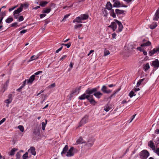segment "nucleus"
I'll list each match as a JSON object with an SVG mask.
<instances>
[{"instance_id": "obj_4", "label": "nucleus", "mask_w": 159, "mask_h": 159, "mask_svg": "<svg viewBox=\"0 0 159 159\" xmlns=\"http://www.w3.org/2000/svg\"><path fill=\"white\" fill-rule=\"evenodd\" d=\"M156 53L157 54L159 53V45L157 48H154L152 50L149 51L148 54L150 56H152Z\"/></svg>"}, {"instance_id": "obj_10", "label": "nucleus", "mask_w": 159, "mask_h": 159, "mask_svg": "<svg viewBox=\"0 0 159 159\" xmlns=\"http://www.w3.org/2000/svg\"><path fill=\"white\" fill-rule=\"evenodd\" d=\"M102 91L104 93H109L111 92L110 90L108 89L105 85H103L101 89Z\"/></svg>"}, {"instance_id": "obj_8", "label": "nucleus", "mask_w": 159, "mask_h": 159, "mask_svg": "<svg viewBox=\"0 0 159 159\" xmlns=\"http://www.w3.org/2000/svg\"><path fill=\"white\" fill-rule=\"evenodd\" d=\"M151 66L154 68L157 69L159 67V61L157 59H155L152 61Z\"/></svg>"}, {"instance_id": "obj_56", "label": "nucleus", "mask_w": 159, "mask_h": 159, "mask_svg": "<svg viewBox=\"0 0 159 159\" xmlns=\"http://www.w3.org/2000/svg\"><path fill=\"white\" fill-rule=\"evenodd\" d=\"M43 72V71H38L36 73H34V75L35 76V75H39V74H40V73H41Z\"/></svg>"}, {"instance_id": "obj_50", "label": "nucleus", "mask_w": 159, "mask_h": 159, "mask_svg": "<svg viewBox=\"0 0 159 159\" xmlns=\"http://www.w3.org/2000/svg\"><path fill=\"white\" fill-rule=\"evenodd\" d=\"M136 115V114L134 115L131 117L130 118V119H129V123H130L131 122V121L133 120V119H134Z\"/></svg>"}, {"instance_id": "obj_39", "label": "nucleus", "mask_w": 159, "mask_h": 159, "mask_svg": "<svg viewBox=\"0 0 159 159\" xmlns=\"http://www.w3.org/2000/svg\"><path fill=\"white\" fill-rule=\"evenodd\" d=\"M135 95L136 94H135L134 92L133 91H131L129 94V95L130 98H132L133 96H135Z\"/></svg>"}, {"instance_id": "obj_62", "label": "nucleus", "mask_w": 159, "mask_h": 159, "mask_svg": "<svg viewBox=\"0 0 159 159\" xmlns=\"http://www.w3.org/2000/svg\"><path fill=\"white\" fill-rule=\"evenodd\" d=\"M3 19V17H0V25H2V20Z\"/></svg>"}, {"instance_id": "obj_26", "label": "nucleus", "mask_w": 159, "mask_h": 159, "mask_svg": "<svg viewBox=\"0 0 159 159\" xmlns=\"http://www.w3.org/2000/svg\"><path fill=\"white\" fill-rule=\"evenodd\" d=\"M111 108L109 105L107 104L104 107V110L106 112L108 111L111 109Z\"/></svg>"}, {"instance_id": "obj_23", "label": "nucleus", "mask_w": 159, "mask_h": 159, "mask_svg": "<svg viewBox=\"0 0 159 159\" xmlns=\"http://www.w3.org/2000/svg\"><path fill=\"white\" fill-rule=\"evenodd\" d=\"M124 11H125L123 10H120L118 9H116L115 10L116 14L117 15L123 14Z\"/></svg>"}, {"instance_id": "obj_64", "label": "nucleus", "mask_w": 159, "mask_h": 159, "mask_svg": "<svg viewBox=\"0 0 159 159\" xmlns=\"http://www.w3.org/2000/svg\"><path fill=\"white\" fill-rule=\"evenodd\" d=\"M116 34L115 33H113L112 34V38L113 39L115 38L116 36Z\"/></svg>"}, {"instance_id": "obj_48", "label": "nucleus", "mask_w": 159, "mask_h": 159, "mask_svg": "<svg viewBox=\"0 0 159 159\" xmlns=\"http://www.w3.org/2000/svg\"><path fill=\"white\" fill-rule=\"evenodd\" d=\"M82 24H79V25H75L74 26V28L75 29H77L80 27H81L82 26Z\"/></svg>"}, {"instance_id": "obj_53", "label": "nucleus", "mask_w": 159, "mask_h": 159, "mask_svg": "<svg viewBox=\"0 0 159 159\" xmlns=\"http://www.w3.org/2000/svg\"><path fill=\"white\" fill-rule=\"evenodd\" d=\"M27 31V30H24L20 32V33L21 34H25Z\"/></svg>"}, {"instance_id": "obj_44", "label": "nucleus", "mask_w": 159, "mask_h": 159, "mask_svg": "<svg viewBox=\"0 0 159 159\" xmlns=\"http://www.w3.org/2000/svg\"><path fill=\"white\" fill-rule=\"evenodd\" d=\"M61 45H64L67 47V48H69L71 46V43H69L67 44L62 43L61 44Z\"/></svg>"}, {"instance_id": "obj_28", "label": "nucleus", "mask_w": 159, "mask_h": 159, "mask_svg": "<svg viewBox=\"0 0 159 159\" xmlns=\"http://www.w3.org/2000/svg\"><path fill=\"white\" fill-rule=\"evenodd\" d=\"M51 11V8H44L42 11L43 13H48Z\"/></svg>"}, {"instance_id": "obj_52", "label": "nucleus", "mask_w": 159, "mask_h": 159, "mask_svg": "<svg viewBox=\"0 0 159 159\" xmlns=\"http://www.w3.org/2000/svg\"><path fill=\"white\" fill-rule=\"evenodd\" d=\"M18 26V23L17 22H15L14 23H12L11 24V27H17Z\"/></svg>"}, {"instance_id": "obj_17", "label": "nucleus", "mask_w": 159, "mask_h": 159, "mask_svg": "<svg viewBox=\"0 0 159 159\" xmlns=\"http://www.w3.org/2000/svg\"><path fill=\"white\" fill-rule=\"evenodd\" d=\"M17 149L15 148H12L11 151L8 152V155L11 156H13L15 153V152L17 151Z\"/></svg>"}, {"instance_id": "obj_11", "label": "nucleus", "mask_w": 159, "mask_h": 159, "mask_svg": "<svg viewBox=\"0 0 159 159\" xmlns=\"http://www.w3.org/2000/svg\"><path fill=\"white\" fill-rule=\"evenodd\" d=\"M144 41H146V39H144L143 40V43L141 44L140 46L141 47H143L145 46H150L151 45V43L150 41H148L146 42H145Z\"/></svg>"}, {"instance_id": "obj_33", "label": "nucleus", "mask_w": 159, "mask_h": 159, "mask_svg": "<svg viewBox=\"0 0 159 159\" xmlns=\"http://www.w3.org/2000/svg\"><path fill=\"white\" fill-rule=\"evenodd\" d=\"M45 123L43 122L42 123V128L43 130H45V126L47 123V120H45Z\"/></svg>"}, {"instance_id": "obj_29", "label": "nucleus", "mask_w": 159, "mask_h": 159, "mask_svg": "<svg viewBox=\"0 0 159 159\" xmlns=\"http://www.w3.org/2000/svg\"><path fill=\"white\" fill-rule=\"evenodd\" d=\"M110 12V15L113 18H116V14L115 13L113 9H111Z\"/></svg>"}, {"instance_id": "obj_30", "label": "nucleus", "mask_w": 159, "mask_h": 159, "mask_svg": "<svg viewBox=\"0 0 159 159\" xmlns=\"http://www.w3.org/2000/svg\"><path fill=\"white\" fill-rule=\"evenodd\" d=\"M159 18V13L158 12H156L154 17L153 18V20H157Z\"/></svg>"}, {"instance_id": "obj_59", "label": "nucleus", "mask_w": 159, "mask_h": 159, "mask_svg": "<svg viewBox=\"0 0 159 159\" xmlns=\"http://www.w3.org/2000/svg\"><path fill=\"white\" fill-rule=\"evenodd\" d=\"M62 48L63 47L62 46L60 48H59L56 51V52L57 53H58L60 51H61L62 50Z\"/></svg>"}, {"instance_id": "obj_15", "label": "nucleus", "mask_w": 159, "mask_h": 159, "mask_svg": "<svg viewBox=\"0 0 159 159\" xmlns=\"http://www.w3.org/2000/svg\"><path fill=\"white\" fill-rule=\"evenodd\" d=\"M82 20L80 16H78L73 20V22H77V23H82Z\"/></svg>"}, {"instance_id": "obj_9", "label": "nucleus", "mask_w": 159, "mask_h": 159, "mask_svg": "<svg viewBox=\"0 0 159 159\" xmlns=\"http://www.w3.org/2000/svg\"><path fill=\"white\" fill-rule=\"evenodd\" d=\"M94 141L95 139L94 138H90L88 140V141L86 142V145L88 147H91L93 145Z\"/></svg>"}, {"instance_id": "obj_35", "label": "nucleus", "mask_w": 159, "mask_h": 159, "mask_svg": "<svg viewBox=\"0 0 159 159\" xmlns=\"http://www.w3.org/2000/svg\"><path fill=\"white\" fill-rule=\"evenodd\" d=\"M150 68V66L148 63H146L143 67V69L145 71H147Z\"/></svg>"}, {"instance_id": "obj_19", "label": "nucleus", "mask_w": 159, "mask_h": 159, "mask_svg": "<svg viewBox=\"0 0 159 159\" xmlns=\"http://www.w3.org/2000/svg\"><path fill=\"white\" fill-rule=\"evenodd\" d=\"M22 11V8L20 7L14 11L13 12V15L18 14Z\"/></svg>"}, {"instance_id": "obj_55", "label": "nucleus", "mask_w": 159, "mask_h": 159, "mask_svg": "<svg viewBox=\"0 0 159 159\" xmlns=\"http://www.w3.org/2000/svg\"><path fill=\"white\" fill-rule=\"evenodd\" d=\"M73 65H74L73 63H72V62H71L70 63L69 66L70 67L71 69H68L69 71H70V70L71 69V68H73Z\"/></svg>"}, {"instance_id": "obj_57", "label": "nucleus", "mask_w": 159, "mask_h": 159, "mask_svg": "<svg viewBox=\"0 0 159 159\" xmlns=\"http://www.w3.org/2000/svg\"><path fill=\"white\" fill-rule=\"evenodd\" d=\"M6 120L5 118H3L0 121V125L3 123Z\"/></svg>"}, {"instance_id": "obj_42", "label": "nucleus", "mask_w": 159, "mask_h": 159, "mask_svg": "<svg viewBox=\"0 0 159 159\" xmlns=\"http://www.w3.org/2000/svg\"><path fill=\"white\" fill-rule=\"evenodd\" d=\"M24 17L23 16H20L19 17L17 20V21L19 22H20L24 20Z\"/></svg>"}, {"instance_id": "obj_46", "label": "nucleus", "mask_w": 159, "mask_h": 159, "mask_svg": "<svg viewBox=\"0 0 159 159\" xmlns=\"http://www.w3.org/2000/svg\"><path fill=\"white\" fill-rule=\"evenodd\" d=\"M20 152H18L16 154V159H19L20 158Z\"/></svg>"}, {"instance_id": "obj_54", "label": "nucleus", "mask_w": 159, "mask_h": 159, "mask_svg": "<svg viewBox=\"0 0 159 159\" xmlns=\"http://www.w3.org/2000/svg\"><path fill=\"white\" fill-rule=\"evenodd\" d=\"M6 15V12L5 11L3 12L2 13L0 14V17H2L3 18L4 16Z\"/></svg>"}, {"instance_id": "obj_7", "label": "nucleus", "mask_w": 159, "mask_h": 159, "mask_svg": "<svg viewBox=\"0 0 159 159\" xmlns=\"http://www.w3.org/2000/svg\"><path fill=\"white\" fill-rule=\"evenodd\" d=\"M74 149L75 148L73 147H71L67 152L66 156L67 157H71L73 156L74 155L73 151Z\"/></svg>"}, {"instance_id": "obj_13", "label": "nucleus", "mask_w": 159, "mask_h": 159, "mask_svg": "<svg viewBox=\"0 0 159 159\" xmlns=\"http://www.w3.org/2000/svg\"><path fill=\"white\" fill-rule=\"evenodd\" d=\"M148 145L151 148H152L153 150H155V146L154 143L152 141H150L148 142Z\"/></svg>"}, {"instance_id": "obj_14", "label": "nucleus", "mask_w": 159, "mask_h": 159, "mask_svg": "<svg viewBox=\"0 0 159 159\" xmlns=\"http://www.w3.org/2000/svg\"><path fill=\"white\" fill-rule=\"evenodd\" d=\"M35 77L34 75H32L28 80H27V83L31 84L35 79Z\"/></svg>"}, {"instance_id": "obj_18", "label": "nucleus", "mask_w": 159, "mask_h": 159, "mask_svg": "<svg viewBox=\"0 0 159 159\" xmlns=\"http://www.w3.org/2000/svg\"><path fill=\"white\" fill-rule=\"evenodd\" d=\"M93 95L95 96L97 98L99 99L101 97L102 95V94L100 92H96L93 94Z\"/></svg>"}, {"instance_id": "obj_37", "label": "nucleus", "mask_w": 159, "mask_h": 159, "mask_svg": "<svg viewBox=\"0 0 159 159\" xmlns=\"http://www.w3.org/2000/svg\"><path fill=\"white\" fill-rule=\"evenodd\" d=\"M80 87L79 88H78L77 89H76L74 91L72 92L70 95V98H71L73 97L74 93L77 92V90L78 91H80Z\"/></svg>"}, {"instance_id": "obj_24", "label": "nucleus", "mask_w": 159, "mask_h": 159, "mask_svg": "<svg viewBox=\"0 0 159 159\" xmlns=\"http://www.w3.org/2000/svg\"><path fill=\"white\" fill-rule=\"evenodd\" d=\"M106 7L108 10H111L112 9V6L110 2H108L106 4Z\"/></svg>"}, {"instance_id": "obj_34", "label": "nucleus", "mask_w": 159, "mask_h": 159, "mask_svg": "<svg viewBox=\"0 0 159 159\" xmlns=\"http://www.w3.org/2000/svg\"><path fill=\"white\" fill-rule=\"evenodd\" d=\"M157 26V25L156 23H153L152 24L149 26V28L152 29H153L155 28Z\"/></svg>"}, {"instance_id": "obj_58", "label": "nucleus", "mask_w": 159, "mask_h": 159, "mask_svg": "<svg viewBox=\"0 0 159 159\" xmlns=\"http://www.w3.org/2000/svg\"><path fill=\"white\" fill-rule=\"evenodd\" d=\"M70 16V14H66V15L64 16V18L62 20V21H63V20H66V18H67L68 16Z\"/></svg>"}, {"instance_id": "obj_49", "label": "nucleus", "mask_w": 159, "mask_h": 159, "mask_svg": "<svg viewBox=\"0 0 159 159\" xmlns=\"http://www.w3.org/2000/svg\"><path fill=\"white\" fill-rule=\"evenodd\" d=\"M153 151L158 156H159V147L157 148L156 149H155V150Z\"/></svg>"}, {"instance_id": "obj_43", "label": "nucleus", "mask_w": 159, "mask_h": 159, "mask_svg": "<svg viewBox=\"0 0 159 159\" xmlns=\"http://www.w3.org/2000/svg\"><path fill=\"white\" fill-rule=\"evenodd\" d=\"M28 153L27 152H26L25 154H24L23 156V159H26L28 158Z\"/></svg>"}, {"instance_id": "obj_60", "label": "nucleus", "mask_w": 159, "mask_h": 159, "mask_svg": "<svg viewBox=\"0 0 159 159\" xmlns=\"http://www.w3.org/2000/svg\"><path fill=\"white\" fill-rule=\"evenodd\" d=\"M46 15L45 14H41L40 15V18H42L43 17H44Z\"/></svg>"}, {"instance_id": "obj_1", "label": "nucleus", "mask_w": 159, "mask_h": 159, "mask_svg": "<svg viewBox=\"0 0 159 159\" xmlns=\"http://www.w3.org/2000/svg\"><path fill=\"white\" fill-rule=\"evenodd\" d=\"M114 21L111 22L110 25L108 27L111 28L113 31H115L117 28L116 24L118 25V32H121L123 28V26L120 21L116 19H114Z\"/></svg>"}, {"instance_id": "obj_51", "label": "nucleus", "mask_w": 159, "mask_h": 159, "mask_svg": "<svg viewBox=\"0 0 159 159\" xmlns=\"http://www.w3.org/2000/svg\"><path fill=\"white\" fill-rule=\"evenodd\" d=\"M67 57V56L66 55H64L63 56L60 58V61H63V60L65 59Z\"/></svg>"}, {"instance_id": "obj_20", "label": "nucleus", "mask_w": 159, "mask_h": 159, "mask_svg": "<svg viewBox=\"0 0 159 159\" xmlns=\"http://www.w3.org/2000/svg\"><path fill=\"white\" fill-rule=\"evenodd\" d=\"M82 20H84L87 19L89 17V16L87 14H81L80 16Z\"/></svg>"}, {"instance_id": "obj_6", "label": "nucleus", "mask_w": 159, "mask_h": 159, "mask_svg": "<svg viewBox=\"0 0 159 159\" xmlns=\"http://www.w3.org/2000/svg\"><path fill=\"white\" fill-rule=\"evenodd\" d=\"M97 88H94L93 89H91L90 88H88L86 91V93L87 94L89 95H91V94L93 93H95L97 91Z\"/></svg>"}, {"instance_id": "obj_31", "label": "nucleus", "mask_w": 159, "mask_h": 159, "mask_svg": "<svg viewBox=\"0 0 159 159\" xmlns=\"http://www.w3.org/2000/svg\"><path fill=\"white\" fill-rule=\"evenodd\" d=\"M145 80V78H143L139 80L137 84L136 87H139L140 85Z\"/></svg>"}, {"instance_id": "obj_36", "label": "nucleus", "mask_w": 159, "mask_h": 159, "mask_svg": "<svg viewBox=\"0 0 159 159\" xmlns=\"http://www.w3.org/2000/svg\"><path fill=\"white\" fill-rule=\"evenodd\" d=\"M38 57L37 56H35L34 55H33V56H32L30 58V59L29 60V61H32L33 60H36V59H38Z\"/></svg>"}, {"instance_id": "obj_27", "label": "nucleus", "mask_w": 159, "mask_h": 159, "mask_svg": "<svg viewBox=\"0 0 159 159\" xmlns=\"http://www.w3.org/2000/svg\"><path fill=\"white\" fill-rule=\"evenodd\" d=\"M48 3V2L46 1H42L40 2H39V5L41 7H45Z\"/></svg>"}, {"instance_id": "obj_61", "label": "nucleus", "mask_w": 159, "mask_h": 159, "mask_svg": "<svg viewBox=\"0 0 159 159\" xmlns=\"http://www.w3.org/2000/svg\"><path fill=\"white\" fill-rule=\"evenodd\" d=\"M26 81H27V80H25L23 82V84L21 86H22L23 87H24L25 86Z\"/></svg>"}, {"instance_id": "obj_47", "label": "nucleus", "mask_w": 159, "mask_h": 159, "mask_svg": "<svg viewBox=\"0 0 159 159\" xmlns=\"http://www.w3.org/2000/svg\"><path fill=\"white\" fill-rule=\"evenodd\" d=\"M12 101V99H7L5 100V102L7 103L8 104H9V103H11V102Z\"/></svg>"}, {"instance_id": "obj_40", "label": "nucleus", "mask_w": 159, "mask_h": 159, "mask_svg": "<svg viewBox=\"0 0 159 159\" xmlns=\"http://www.w3.org/2000/svg\"><path fill=\"white\" fill-rule=\"evenodd\" d=\"M121 89V87H120L114 93L111 94L110 97L111 98H112L113 96H114L115 94L116 93L118 92H119Z\"/></svg>"}, {"instance_id": "obj_22", "label": "nucleus", "mask_w": 159, "mask_h": 159, "mask_svg": "<svg viewBox=\"0 0 159 159\" xmlns=\"http://www.w3.org/2000/svg\"><path fill=\"white\" fill-rule=\"evenodd\" d=\"M68 150V146L67 145H66L63 149L62 151L61 152V154L62 155L63 154H65L67 153Z\"/></svg>"}, {"instance_id": "obj_16", "label": "nucleus", "mask_w": 159, "mask_h": 159, "mask_svg": "<svg viewBox=\"0 0 159 159\" xmlns=\"http://www.w3.org/2000/svg\"><path fill=\"white\" fill-rule=\"evenodd\" d=\"M89 99V100H89L91 104L93 105H95L96 102L93 98V95H90Z\"/></svg>"}, {"instance_id": "obj_12", "label": "nucleus", "mask_w": 159, "mask_h": 159, "mask_svg": "<svg viewBox=\"0 0 159 159\" xmlns=\"http://www.w3.org/2000/svg\"><path fill=\"white\" fill-rule=\"evenodd\" d=\"M90 96L88 94L87 95L85 93H84L79 97V99L81 100H84L85 99H87V100H89V98L90 97Z\"/></svg>"}, {"instance_id": "obj_63", "label": "nucleus", "mask_w": 159, "mask_h": 159, "mask_svg": "<svg viewBox=\"0 0 159 159\" xmlns=\"http://www.w3.org/2000/svg\"><path fill=\"white\" fill-rule=\"evenodd\" d=\"M155 133L157 134H159V129H156L155 131Z\"/></svg>"}, {"instance_id": "obj_21", "label": "nucleus", "mask_w": 159, "mask_h": 159, "mask_svg": "<svg viewBox=\"0 0 159 159\" xmlns=\"http://www.w3.org/2000/svg\"><path fill=\"white\" fill-rule=\"evenodd\" d=\"M29 151L32 155L34 156L36 155L35 149L34 147H31Z\"/></svg>"}, {"instance_id": "obj_38", "label": "nucleus", "mask_w": 159, "mask_h": 159, "mask_svg": "<svg viewBox=\"0 0 159 159\" xmlns=\"http://www.w3.org/2000/svg\"><path fill=\"white\" fill-rule=\"evenodd\" d=\"M13 19L12 17L8 18L7 19H6L5 21L7 23H10L13 21Z\"/></svg>"}, {"instance_id": "obj_3", "label": "nucleus", "mask_w": 159, "mask_h": 159, "mask_svg": "<svg viewBox=\"0 0 159 159\" xmlns=\"http://www.w3.org/2000/svg\"><path fill=\"white\" fill-rule=\"evenodd\" d=\"M89 117L87 115L84 116L80 121L78 125V127L81 126L87 123L88 121Z\"/></svg>"}, {"instance_id": "obj_25", "label": "nucleus", "mask_w": 159, "mask_h": 159, "mask_svg": "<svg viewBox=\"0 0 159 159\" xmlns=\"http://www.w3.org/2000/svg\"><path fill=\"white\" fill-rule=\"evenodd\" d=\"M33 133L34 135L36 136H39L40 135L39 131L37 129H34Z\"/></svg>"}, {"instance_id": "obj_2", "label": "nucleus", "mask_w": 159, "mask_h": 159, "mask_svg": "<svg viewBox=\"0 0 159 159\" xmlns=\"http://www.w3.org/2000/svg\"><path fill=\"white\" fill-rule=\"evenodd\" d=\"M149 155V152L146 150H143L139 153L140 158L141 159H146Z\"/></svg>"}, {"instance_id": "obj_32", "label": "nucleus", "mask_w": 159, "mask_h": 159, "mask_svg": "<svg viewBox=\"0 0 159 159\" xmlns=\"http://www.w3.org/2000/svg\"><path fill=\"white\" fill-rule=\"evenodd\" d=\"M77 144L82 143H84V140L82 137H80L76 141Z\"/></svg>"}, {"instance_id": "obj_45", "label": "nucleus", "mask_w": 159, "mask_h": 159, "mask_svg": "<svg viewBox=\"0 0 159 159\" xmlns=\"http://www.w3.org/2000/svg\"><path fill=\"white\" fill-rule=\"evenodd\" d=\"M110 53V52L109 50H105L104 52V56H107Z\"/></svg>"}, {"instance_id": "obj_5", "label": "nucleus", "mask_w": 159, "mask_h": 159, "mask_svg": "<svg viewBox=\"0 0 159 159\" xmlns=\"http://www.w3.org/2000/svg\"><path fill=\"white\" fill-rule=\"evenodd\" d=\"M114 3L113 4V7H127V6L123 5L122 3H120L119 1H116L114 2Z\"/></svg>"}, {"instance_id": "obj_41", "label": "nucleus", "mask_w": 159, "mask_h": 159, "mask_svg": "<svg viewBox=\"0 0 159 159\" xmlns=\"http://www.w3.org/2000/svg\"><path fill=\"white\" fill-rule=\"evenodd\" d=\"M18 128L19 129L20 131L21 132H23L24 131V128L23 126L21 125H19L18 126Z\"/></svg>"}]
</instances>
